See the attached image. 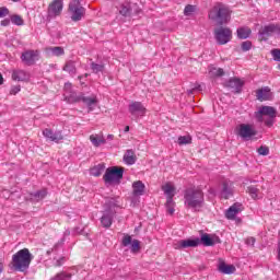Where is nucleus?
<instances>
[{"instance_id": "37998d69", "label": "nucleus", "mask_w": 280, "mask_h": 280, "mask_svg": "<svg viewBox=\"0 0 280 280\" xmlns=\"http://www.w3.org/2000/svg\"><path fill=\"white\" fill-rule=\"evenodd\" d=\"M257 152L260 156H268L270 154V148L261 145L257 149Z\"/></svg>"}, {"instance_id": "58836bf2", "label": "nucleus", "mask_w": 280, "mask_h": 280, "mask_svg": "<svg viewBox=\"0 0 280 280\" xmlns=\"http://www.w3.org/2000/svg\"><path fill=\"white\" fill-rule=\"evenodd\" d=\"M247 191L254 200L257 199V196H259V188L255 186H248Z\"/></svg>"}, {"instance_id": "2eb2a0df", "label": "nucleus", "mask_w": 280, "mask_h": 280, "mask_svg": "<svg viewBox=\"0 0 280 280\" xmlns=\"http://www.w3.org/2000/svg\"><path fill=\"white\" fill-rule=\"evenodd\" d=\"M43 135L46 139H48L49 141H54L55 143H60V141L65 139V136H62V131L54 132V130L48 128L43 130Z\"/></svg>"}, {"instance_id": "c85d7f7f", "label": "nucleus", "mask_w": 280, "mask_h": 280, "mask_svg": "<svg viewBox=\"0 0 280 280\" xmlns=\"http://www.w3.org/2000/svg\"><path fill=\"white\" fill-rule=\"evenodd\" d=\"M104 170H106V166L104 164H97L96 166L90 170V174L96 177L102 176V174L104 173Z\"/></svg>"}, {"instance_id": "a18cd8bd", "label": "nucleus", "mask_w": 280, "mask_h": 280, "mask_svg": "<svg viewBox=\"0 0 280 280\" xmlns=\"http://www.w3.org/2000/svg\"><path fill=\"white\" fill-rule=\"evenodd\" d=\"M242 51H250L253 49V42L245 40L241 44Z\"/></svg>"}, {"instance_id": "1a4fd4ad", "label": "nucleus", "mask_w": 280, "mask_h": 280, "mask_svg": "<svg viewBox=\"0 0 280 280\" xmlns=\"http://www.w3.org/2000/svg\"><path fill=\"white\" fill-rule=\"evenodd\" d=\"M244 84L245 82L242 81V79L240 78H230L224 84L223 86L225 89H231L232 93L234 94H240L242 93V90L244 89Z\"/></svg>"}, {"instance_id": "c9c22d12", "label": "nucleus", "mask_w": 280, "mask_h": 280, "mask_svg": "<svg viewBox=\"0 0 280 280\" xmlns=\"http://www.w3.org/2000/svg\"><path fill=\"white\" fill-rule=\"evenodd\" d=\"M11 23H13V25H18V26L25 25V21L19 14L11 15Z\"/></svg>"}, {"instance_id": "a211bd4d", "label": "nucleus", "mask_w": 280, "mask_h": 280, "mask_svg": "<svg viewBox=\"0 0 280 280\" xmlns=\"http://www.w3.org/2000/svg\"><path fill=\"white\" fill-rule=\"evenodd\" d=\"M197 246H200L199 237L182 240L177 243V248H197Z\"/></svg>"}, {"instance_id": "7ed1b4c3", "label": "nucleus", "mask_w": 280, "mask_h": 280, "mask_svg": "<svg viewBox=\"0 0 280 280\" xmlns=\"http://www.w3.org/2000/svg\"><path fill=\"white\" fill-rule=\"evenodd\" d=\"M209 19L218 26L228 25L231 21V9L222 2H217L209 11Z\"/></svg>"}, {"instance_id": "f3484780", "label": "nucleus", "mask_w": 280, "mask_h": 280, "mask_svg": "<svg viewBox=\"0 0 280 280\" xmlns=\"http://www.w3.org/2000/svg\"><path fill=\"white\" fill-rule=\"evenodd\" d=\"M244 211V207L240 202H235L233 206H231L226 212H225V218L228 220H235V217L237 213H242Z\"/></svg>"}, {"instance_id": "09e8293b", "label": "nucleus", "mask_w": 280, "mask_h": 280, "mask_svg": "<svg viewBox=\"0 0 280 280\" xmlns=\"http://www.w3.org/2000/svg\"><path fill=\"white\" fill-rule=\"evenodd\" d=\"M254 117L256 119V121H258V124H262L264 122V112L259 108L258 112L254 113Z\"/></svg>"}, {"instance_id": "338daca9", "label": "nucleus", "mask_w": 280, "mask_h": 280, "mask_svg": "<svg viewBox=\"0 0 280 280\" xmlns=\"http://www.w3.org/2000/svg\"><path fill=\"white\" fill-rule=\"evenodd\" d=\"M65 89H71V83H66Z\"/></svg>"}, {"instance_id": "680f3d73", "label": "nucleus", "mask_w": 280, "mask_h": 280, "mask_svg": "<svg viewBox=\"0 0 280 280\" xmlns=\"http://www.w3.org/2000/svg\"><path fill=\"white\" fill-rule=\"evenodd\" d=\"M212 240H214V244H221L222 241L220 240V236H214L212 237Z\"/></svg>"}, {"instance_id": "20e7f679", "label": "nucleus", "mask_w": 280, "mask_h": 280, "mask_svg": "<svg viewBox=\"0 0 280 280\" xmlns=\"http://www.w3.org/2000/svg\"><path fill=\"white\" fill-rule=\"evenodd\" d=\"M66 102H68V104H80V102H82L88 106L89 110H95V106H97V97L84 96V93L78 94L70 92V94L66 96Z\"/></svg>"}, {"instance_id": "864d4df0", "label": "nucleus", "mask_w": 280, "mask_h": 280, "mask_svg": "<svg viewBox=\"0 0 280 280\" xmlns=\"http://www.w3.org/2000/svg\"><path fill=\"white\" fill-rule=\"evenodd\" d=\"M255 242H256V240H255V237H253V236L247 237V238L245 240V244H246L247 246H255Z\"/></svg>"}, {"instance_id": "49530a36", "label": "nucleus", "mask_w": 280, "mask_h": 280, "mask_svg": "<svg viewBox=\"0 0 280 280\" xmlns=\"http://www.w3.org/2000/svg\"><path fill=\"white\" fill-rule=\"evenodd\" d=\"M129 10L131 16L132 14H141V9L139 5H137V3H129Z\"/></svg>"}, {"instance_id": "393cba45", "label": "nucleus", "mask_w": 280, "mask_h": 280, "mask_svg": "<svg viewBox=\"0 0 280 280\" xmlns=\"http://www.w3.org/2000/svg\"><path fill=\"white\" fill-rule=\"evenodd\" d=\"M122 160L125 161L126 165H135V163H137V155H135V151L127 150Z\"/></svg>"}, {"instance_id": "f704fd0d", "label": "nucleus", "mask_w": 280, "mask_h": 280, "mask_svg": "<svg viewBox=\"0 0 280 280\" xmlns=\"http://www.w3.org/2000/svg\"><path fill=\"white\" fill-rule=\"evenodd\" d=\"M210 74L212 78H222L224 75V69L212 67L210 68Z\"/></svg>"}, {"instance_id": "4d7b16f0", "label": "nucleus", "mask_w": 280, "mask_h": 280, "mask_svg": "<svg viewBox=\"0 0 280 280\" xmlns=\"http://www.w3.org/2000/svg\"><path fill=\"white\" fill-rule=\"evenodd\" d=\"M10 23H12V19H4L1 21L0 25H2V27H8Z\"/></svg>"}, {"instance_id": "a19ab883", "label": "nucleus", "mask_w": 280, "mask_h": 280, "mask_svg": "<svg viewBox=\"0 0 280 280\" xmlns=\"http://www.w3.org/2000/svg\"><path fill=\"white\" fill-rule=\"evenodd\" d=\"M121 16H131L130 15V3L122 4L119 10Z\"/></svg>"}, {"instance_id": "9b49d317", "label": "nucleus", "mask_w": 280, "mask_h": 280, "mask_svg": "<svg viewBox=\"0 0 280 280\" xmlns=\"http://www.w3.org/2000/svg\"><path fill=\"white\" fill-rule=\"evenodd\" d=\"M238 136L248 141L252 137H257V131L253 128V125L242 124L240 125Z\"/></svg>"}, {"instance_id": "f8f14e48", "label": "nucleus", "mask_w": 280, "mask_h": 280, "mask_svg": "<svg viewBox=\"0 0 280 280\" xmlns=\"http://www.w3.org/2000/svg\"><path fill=\"white\" fill-rule=\"evenodd\" d=\"M128 110L130 113V115H132V117H143V115H145V106H143L142 102H131L129 104Z\"/></svg>"}, {"instance_id": "a878e982", "label": "nucleus", "mask_w": 280, "mask_h": 280, "mask_svg": "<svg viewBox=\"0 0 280 280\" xmlns=\"http://www.w3.org/2000/svg\"><path fill=\"white\" fill-rule=\"evenodd\" d=\"M219 272H222V275H233L235 272V266L221 261L219 264Z\"/></svg>"}, {"instance_id": "ddd939ff", "label": "nucleus", "mask_w": 280, "mask_h": 280, "mask_svg": "<svg viewBox=\"0 0 280 280\" xmlns=\"http://www.w3.org/2000/svg\"><path fill=\"white\" fill-rule=\"evenodd\" d=\"M279 32V24H269L264 26L260 31H259V38L260 40H268V38H270V36H272V34H278Z\"/></svg>"}, {"instance_id": "4c0bfd02", "label": "nucleus", "mask_w": 280, "mask_h": 280, "mask_svg": "<svg viewBox=\"0 0 280 280\" xmlns=\"http://www.w3.org/2000/svg\"><path fill=\"white\" fill-rule=\"evenodd\" d=\"M174 186L166 184L165 186L162 187V190L164 191V194H166L167 198H170V196H172V198H174Z\"/></svg>"}, {"instance_id": "4be33fe9", "label": "nucleus", "mask_w": 280, "mask_h": 280, "mask_svg": "<svg viewBox=\"0 0 280 280\" xmlns=\"http://www.w3.org/2000/svg\"><path fill=\"white\" fill-rule=\"evenodd\" d=\"M78 65V61L75 60H67L62 71H66L67 73H69V75H75L78 73V68L75 67Z\"/></svg>"}, {"instance_id": "052dcab7", "label": "nucleus", "mask_w": 280, "mask_h": 280, "mask_svg": "<svg viewBox=\"0 0 280 280\" xmlns=\"http://www.w3.org/2000/svg\"><path fill=\"white\" fill-rule=\"evenodd\" d=\"M58 248V244H56L52 248L48 249L46 252V255H51V253H54V250H56Z\"/></svg>"}, {"instance_id": "aec40b11", "label": "nucleus", "mask_w": 280, "mask_h": 280, "mask_svg": "<svg viewBox=\"0 0 280 280\" xmlns=\"http://www.w3.org/2000/svg\"><path fill=\"white\" fill-rule=\"evenodd\" d=\"M132 189V196H135V198H139V196H143L145 194V184L141 180L133 182Z\"/></svg>"}, {"instance_id": "72a5a7b5", "label": "nucleus", "mask_w": 280, "mask_h": 280, "mask_svg": "<svg viewBox=\"0 0 280 280\" xmlns=\"http://www.w3.org/2000/svg\"><path fill=\"white\" fill-rule=\"evenodd\" d=\"M90 67L93 73L104 72V63H96L95 61H92Z\"/></svg>"}, {"instance_id": "0eeeda50", "label": "nucleus", "mask_w": 280, "mask_h": 280, "mask_svg": "<svg viewBox=\"0 0 280 280\" xmlns=\"http://www.w3.org/2000/svg\"><path fill=\"white\" fill-rule=\"evenodd\" d=\"M217 45H226L233 40V31L230 27L219 26L213 31Z\"/></svg>"}, {"instance_id": "b1692460", "label": "nucleus", "mask_w": 280, "mask_h": 280, "mask_svg": "<svg viewBox=\"0 0 280 280\" xmlns=\"http://www.w3.org/2000/svg\"><path fill=\"white\" fill-rule=\"evenodd\" d=\"M250 34H253V31L248 26H242L236 30V35L240 40H246V38L250 37Z\"/></svg>"}, {"instance_id": "dca6fc26", "label": "nucleus", "mask_w": 280, "mask_h": 280, "mask_svg": "<svg viewBox=\"0 0 280 280\" xmlns=\"http://www.w3.org/2000/svg\"><path fill=\"white\" fill-rule=\"evenodd\" d=\"M256 97L259 102H268L272 100L275 95L268 86H265L256 91Z\"/></svg>"}, {"instance_id": "6ab92c4d", "label": "nucleus", "mask_w": 280, "mask_h": 280, "mask_svg": "<svg viewBox=\"0 0 280 280\" xmlns=\"http://www.w3.org/2000/svg\"><path fill=\"white\" fill-rule=\"evenodd\" d=\"M231 196H233V183L224 180L222 183L221 198H224V200H229Z\"/></svg>"}, {"instance_id": "473e14b6", "label": "nucleus", "mask_w": 280, "mask_h": 280, "mask_svg": "<svg viewBox=\"0 0 280 280\" xmlns=\"http://www.w3.org/2000/svg\"><path fill=\"white\" fill-rule=\"evenodd\" d=\"M48 51H50V54H52V56H65V48L60 47V46H54V47H49Z\"/></svg>"}, {"instance_id": "6e6d98bb", "label": "nucleus", "mask_w": 280, "mask_h": 280, "mask_svg": "<svg viewBox=\"0 0 280 280\" xmlns=\"http://www.w3.org/2000/svg\"><path fill=\"white\" fill-rule=\"evenodd\" d=\"M275 124V118L269 117V119L265 120V125H267L268 128H272Z\"/></svg>"}, {"instance_id": "c756f323", "label": "nucleus", "mask_w": 280, "mask_h": 280, "mask_svg": "<svg viewBox=\"0 0 280 280\" xmlns=\"http://www.w3.org/2000/svg\"><path fill=\"white\" fill-rule=\"evenodd\" d=\"M90 141L95 148H100L102 143H106V139H104L103 137L100 138L95 135L90 136Z\"/></svg>"}, {"instance_id": "7c9ffc66", "label": "nucleus", "mask_w": 280, "mask_h": 280, "mask_svg": "<svg viewBox=\"0 0 280 280\" xmlns=\"http://www.w3.org/2000/svg\"><path fill=\"white\" fill-rule=\"evenodd\" d=\"M174 198H172V196L167 197L166 198V203H165V207H166V211L167 213H170V215H174Z\"/></svg>"}, {"instance_id": "2f4dec72", "label": "nucleus", "mask_w": 280, "mask_h": 280, "mask_svg": "<svg viewBox=\"0 0 280 280\" xmlns=\"http://www.w3.org/2000/svg\"><path fill=\"white\" fill-rule=\"evenodd\" d=\"M115 208H117V200L115 199H108L104 205V211H116Z\"/></svg>"}, {"instance_id": "e2e57ef3", "label": "nucleus", "mask_w": 280, "mask_h": 280, "mask_svg": "<svg viewBox=\"0 0 280 280\" xmlns=\"http://www.w3.org/2000/svg\"><path fill=\"white\" fill-rule=\"evenodd\" d=\"M107 139H108L109 141H113V139H115V136H114V135H108V136H107Z\"/></svg>"}, {"instance_id": "f03ea898", "label": "nucleus", "mask_w": 280, "mask_h": 280, "mask_svg": "<svg viewBox=\"0 0 280 280\" xmlns=\"http://www.w3.org/2000/svg\"><path fill=\"white\" fill-rule=\"evenodd\" d=\"M33 259L34 255L30 253L28 248L20 249L12 256L11 268L15 272H26V270H30V264Z\"/></svg>"}, {"instance_id": "4468645a", "label": "nucleus", "mask_w": 280, "mask_h": 280, "mask_svg": "<svg viewBox=\"0 0 280 280\" xmlns=\"http://www.w3.org/2000/svg\"><path fill=\"white\" fill-rule=\"evenodd\" d=\"M117 211L104 210L101 217V224L103 229H110L113 226V220L115 219Z\"/></svg>"}, {"instance_id": "3c124183", "label": "nucleus", "mask_w": 280, "mask_h": 280, "mask_svg": "<svg viewBox=\"0 0 280 280\" xmlns=\"http://www.w3.org/2000/svg\"><path fill=\"white\" fill-rule=\"evenodd\" d=\"M67 261V258L65 256L60 257L54 262L55 268H60V266H63V264Z\"/></svg>"}, {"instance_id": "5701e85b", "label": "nucleus", "mask_w": 280, "mask_h": 280, "mask_svg": "<svg viewBox=\"0 0 280 280\" xmlns=\"http://www.w3.org/2000/svg\"><path fill=\"white\" fill-rule=\"evenodd\" d=\"M12 80L16 82H27L30 80V74L25 70H14L12 72Z\"/></svg>"}, {"instance_id": "603ef678", "label": "nucleus", "mask_w": 280, "mask_h": 280, "mask_svg": "<svg viewBox=\"0 0 280 280\" xmlns=\"http://www.w3.org/2000/svg\"><path fill=\"white\" fill-rule=\"evenodd\" d=\"M10 14V10L7 7L0 8V19H3Z\"/></svg>"}, {"instance_id": "423d86ee", "label": "nucleus", "mask_w": 280, "mask_h": 280, "mask_svg": "<svg viewBox=\"0 0 280 280\" xmlns=\"http://www.w3.org/2000/svg\"><path fill=\"white\" fill-rule=\"evenodd\" d=\"M124 178V167L113 166L108 167L103 176L104 183L110 185L113 183H121Z\"/></svg>"}, {"instance_id": "5fc2aeb1", "label": "nucleus", "mask_w": 280, "mask_h": 280, "mask_svg": "<svg viewBox=\"0 0 280 280\" xmlns=\"http://www.w3.org/2000/svg\"><path fill=\"white\" fill-rule=\"evenodd\" d=\"M21 92V85H15L13 88H11L10 94L11 95H16V93Z\"/></svg>"}, {"instance_id": "cd10ccee", "label": "nucleus", "mask_w": 280, "mask_h": 280, "mask_svg": "<svg viewBox=\"0 0 280 280\" xmlns=\"http://www.w3.org/2000/svg\"><path fill=\"white\" fill-rule=\"evenodd\" d=\"M260 110L262 112V115L265 117H270L271 119H275L277 117V109L272 106H262L260 107Z\"/></svg>"}, {"instance_id": "79ce46f5", "label": "nucleus", "mask_w": 280, "mask_h": 280, "mask_svg": "<svg viewBox=\"0 0 280 280\" xmlns=\"http://www.w3.org/2000/svg\"><path fill=\"white\" fill-rule=\"evenodd\" d=\"M191 143V136H180L178 138L179 145H189Z\"/></svg>"}, {"instance_id": "69168bd1", "label": "nucleus", "mask_w": 280, "mask_h": 280, "mask_svg": "<svg viewBox=\"0 0 280 280\" xmlns=\"http://www.w3.org/2000/svg\"><path fill=\"white\" fill-rule=\"evenodd\" d=\"M3 84V74L0 73V86Z\"/></svg>"}, {"instance_id": "ea45409f", "label": "nucleus", "mask_w": 280, "mask_h": 280, "mask_svg": "<svg viewBox=\"0 0 280 280\" xmlns=\"http://www.w3.org/2000/svg\"><path fill=\"white\" fill-rule=\"evenodd\" d=\"M131 253H139L141 250V242L133 240L130 247Z\"/></svg>"}, {"instance_id": "de8ad7c7", "label": "nucleus", "mask_w": 280, "mask_h": 280, "mask_svg": "<svg viewBox=\"0 0 280 280\" xmlns=\"http://www.w3.org/2000/svg\"><path fill=\"white\" fill-rule=\"evenodd\" d=\"M194 12H196V7H194L191 4L186 5L184 9L185 16H191V14H194Z\"/></svg>"}, {"instance_id": "bf43d9fd", "label": "nucleus", "mask_w": 280, "mask_h": 280, "mask_svg": "<svg viewBox=\"0 0 280 280\" xmlns=\"http://www.w3.org/2000/svg\"><path fill=\"white\" fill-rule=\"evenodd\" d=\"M73 233L74 235H82L84 233V230H81L80 228H74Z\"/></svg>"}, {"instance_id": "412c9836", "label": "nucleus", "mask_w": 280, "mask_h": 280, "mask_svg": "<svg viewBox=\"0 0 280 280\" xmlns=\"http://www.w3.org/2000/svg\"><path fill=\"white\" fill-rule=\"evenodd\" d=\"M46 196H47V190L42 189L35 192H31L26 198V200H30V202H40V200H44Z\"/></svg>"}, {"instance_id": "39448f33", "label": "nucleus", "mask_w": 280, "mask_h": 280, "mask_svg": "<svg viewBox=\"0 0 280 280\" xmlns=\"http://www.w3.org/2000/svg\"><path fill=\"white\" fill-rule=\"evenodd\" d=\"M68 12L71 14V21L78 23L81 19H84L86 9L82 5V0H72L68 5Z\"/></svg>"}, {"instance_id": "774afa93", "label": "nucleus", "mask_w": 280, "mask_h": 280, "mask_svg": "<svg viewBox=\"0 0 280 280\" xmlns=\"http://www.w3.org/2000/svg\"><path fill=\"white\" fill-rule=\"evenodd\" d=\"M125 132H130V126L125 127Z\"/></svg>"}, {"instance_id": "c03bdc74", "label": "nucleus", "mask_w": 280, "mask_h": 280, "mask_svg": "<svg viewBox=\"0 0 280 280\" xmlns=\"http://www.w3.org/2000/svg\"><path fill=\"white\" fill-rule=\"evenodd\" d=\"M71 278V273L60 272L57 273L56 277L51 278L50 280H69Z\"/></svg>"}, {"instance_id": "e433bc0d", "label": "nucleus", "mask_w": 280, "mask_h": 280, "mask_svg": "<svg viewBox=\"0 0 280 280\" xmlns=\"http://www.w3.org/2000/svg\"><path fill=\"white\" fill-rule=\"evenodd\" d=\"M133 241L135 240H132V236H130L129 234H124L121 240V246H124L125 248L131 246Z\"/></svg>"}, {"instance_id": "bb28decb", "label": "nucleus", "mask_w": 280, "mask_h": 280, "mask_svg": "<svg viewBox=\"0 0 280 280\" xmlns=\"http://www.w3.org/2000/svg\"><path fill=\"white\" fill-rule=\"evenodd\" d=\"M199 244H202V246H215V241L211 237V234L202 233Z\"/></svg>"}, {"instance_id": "8fccbe9b", "label": "nucleus", "mask_w": 280, "mask_h": 280, "mask_svg": "<svg viewBox=\"0 0 280 280\" xmlns=\"http://www.w3.org/2000/svg\"><path fill=\"white\" fill-rule=\"evenodd\" d=\"M271 56H272L273 60H276V62H280V49L279 48L272 49Z\"/></svg>"}, {"instance_id": "13d9d810", "label": "nucleus", "mask_w": 280, "mask_h": 280, "mask_svg": "<svg viewBox=\"0 0 280 280\" xmlns=\"http://www.w3.org/2000/svg\"><path fill=\"white\" fill-rule=\"evenodd\" d=\"M195 91H200V85H197V86H195V88H192L190 90H187V94L188 95H194Z\"/></svg>"}, {"instance_id": "0e129e2a", "label": "nucleus", "mask_w": 280, "mask_h": 280, "mask_svg": "<svg viewBox=\"0 0 280 280\" xmlns=\"http://www.w3.org/2000/svg\"><path fill=\"white\" fill-rule=\"evenodd\" d=\"M278 259L280 261V244H278Z\"/></svg>"}, {"instance_id": "f257e3e1", "label": "nucleus", "mask_w": 280, "mask_h": 280, "mask_svg": "<svg viewBox=\"0 0 280 280\" xmlns=\"http://www.w3.org/2000/svg\"><path fill=\"white\" fill-rule=\"evenodd\" d=\"M184 205L186 209H191L195 213H200L205 209V191L198 187H190L184 191Z\"/></svg>"}, {"instance_id": "6e6552de", "label": "nucleus", "mask_w": 280, "mask_h": 280, "mask_svg": "<svg viewBox=\"0 0 280 280\" xmlns=\"http://www.w3.org/2000/svg\"><path fill=\"white\" fill-rule=\"evenodd\" d=\"M63 8L65 2H62V0H52L47 9L46 21L49 23L52 19H56V16H60Z\"/></svg>"}, {"instance_id": "9d476101", "label": "nucleus", "mask_w": 280, "mask_h": 280, "mask_svg": "<svg viewBox=\"0 0 280 280\" xmlns=\"http://www.w3.org/2000/svg\"><path fill=\"white\" fill-rule=\"evenodd\" d=\"M39 52L38 50H26L22 52L21 60L24 62V65H27V67H32L36 65V60H38Z\"/></svg>"}]
</instances>
